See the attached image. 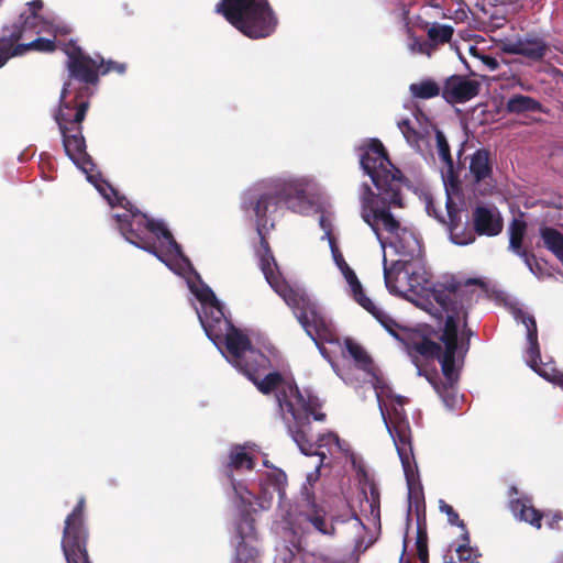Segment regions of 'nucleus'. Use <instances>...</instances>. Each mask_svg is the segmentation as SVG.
Instances as JSON below:
<instances>
[{"label": "nucleus", "instance_id": "nucleus-14", "mask_svg": "<svg viewBox=\"0 0 563 563\" xmlns=\"http://www.w3.org/2000/svg\"><path fill=\"white\" fill-rule=\"evenodd\" d=\"M482 80L470 75L453 74L443 82V99L449 104L465 103L481 92Z\"/></svg>", "mask_w": 563, "mask_h": 563}, {"label": "nucleus", "instance_id": "nucleus-4", "mask_svg": "<svg viewBox=\"0 0 563 563\" xmlns=\"http://www.w3.org/2000/svg\"><path fill=\"white\" fill-rule=\"evenodd\" d=\"M216 10L239 32L252 40L271 36L278 24L268 0H221Z\"/></svg>", "mask_w": 563, "mask_h": 563}, {"label": "nucleus", "instance_id": "nucleus-20", "mask_svg": "<svg viewBox=\"0 0 563 563\" xmlns=\"http://www.w3.org/2000/svg\"><path fill=\"white\" fill-rule=\"evenodd\" d=\"M475 234L496 236L503 232L504 219L496 207L477 206L472 212Z\"/></svg>", "mask_w": 563, "mask_h": 563}, {"label": "nucleus", "instance_id": "nucleus-35", "mask_svg": "<svg viewBox=\"0 0 563 563\" xmlns=\"http://www.w3.org/2000/svg\"><path fill=\"white\" fill-rule=\"evenodd\" d=\"M453 32L454 30L451 25L433 23L428 29V37L435 45L445 44L452 40Z\"/></svg>", "mask_w": 563, "mask_h": 563}, {"label": "nucleus", "instance_id": "nucleus-47", "mask_svg": "<svg viewBox=\"0 0 563 563\" xmlns=\"http://www.w3.org/2000/svg\"><path fill=\"white\" fill-rule=\"evenodd\" d=\"M395 405L400 407V409L397 408L398 412H401V416L405 418V411L402 409L404 405L408 402V399L404 396L397 395L394 397ZM396 407L394 408V410Z\"/></svg>", "mask_w": 563, "mask_h": 563}, {"label": "nucleus", "instance_id": "nucleus-19", "mask_svg": "<svg viewBox=\"0 0 563 563\" xmlns=\"http://www.w3.org/2000/svg\"><path fill=\"white\" fill-rule=\"evenodd\" d=\"M199 320L207 336L216 344L223 340L225 331L230 330L233 323L225 318L221 303L213 307H203V316Z\"/></svg>", "mask_w": 563, "mask_h": 563}, {"label": "nucleus", "instance_id": "nucleus-48", "mask_svg": "<svg viewBox=\"0 0 563 563\" xmlns=\"http://www.w3.org/2000/svg\"><path fill=\"white\" fill-rule=\"evenodd\" d=\"M540 375L543 377H547L549 380H552V382L563 386V373L558 372V373L553 374L551 377L548 376V374L544 372L540 373Z\"/></svg>", "mask_w": 563, "mask_h": 563}, {"label": "nucleus", "instance_id": "nucleus-8", "mask_svg": "<svg viewBox=\"0 0 563 563\" xmlns=\"http://www.w3.org/2000/svg\"><path fill=\"white\" fill-rule=\"evenodd\" d=\"M89 528L86 522V498L80 496L64 521L60 540L67 563H92L88 554Z\"/></svg>", "mask_w": 563, "mask_h": 563}, {"label": "nucleus", "instance_id": "nucleus-44", "mask_svg": "<svg viewBox=\"0 0 563 563\" xmlns=\"http://www.w3.org/2000/svg\"><path fill=\"white\" fill-rule=\"evenodd\" d=\"M413 482L415 475L411 477L410 482L407 479L409 487V500H413L416 507L418 508L419 504L423 501V493L421 486L416 487Z\"/></svg>", "mask_w": 563, "mask_h": 563}, {"label": "nucleus", "instance_id": "nucleus-23", "mask_svg": "<svg viewBox=\"0 0 563 563\" xmlns=\"http://www.w3.org/2000/svg\"><path fill=\"white\" fill-rule=\"evenodd\" d=\"M98 78L99 73H69V77L62 89V98L66 99L74 93L80 99H85L84 97L89 90L88 85H95Z\"/></svg>", "mask_w": 563, "mask_h": 563}, {"label": "nucleus", "instance_id": "nucleus-53", "mask_svg": "<svg viewBox=\"0 0 563 563\" xmlns=\"http://www.w3.org/2000/svg\"><path fill=\"white\" fill-rule=\"evenodd\" d=\"M443 563H457V562L454 560L452 554H445L443 558Z\"/></svg>", "mask_w": 563, "mask_h": 563}, {"label": "nucleus", "instance_id": "nucleus-27", "mask_svg": "<svg viewBox=\"0 0 563 563\" xmlns=\"http://www.w3.org/2000/svg\"><path fill=\"white\" fill-rule=\"evenodd\" d=\"M255 467V459L245 452L241 445H235L231 449L229 461L225 465V474L233 482V471L247 470L252 471Z\"/></svg>", "mask_w": 563, "mask_h": 563}, {"label": "nucleus", "instance_id": "nucleus-37", "mask_svg": "<svg viewBox=\"0 0 563 563\" xmlns=\"http://www.w3.org/2000/svg\"><path fill=\"white\" fill-rule=\"evenodd\" d=\"M435 141H437L439 157L445 164V166L448 167V170L450 173H453L454 163H453V158L451 155L450 145L446 140V136L444 135V133L442 131H440V130L435 131Z\"/></svg>", "mask_w": 563, "mask_h": 563}, {"label": "nucleus", "instance_id": "nucleus-1", "mask_svg": "<svg viewBox=\"0 0 563 563\" xmlns=\"http://www.w3.org/2000/svg\"><path fill=\"white\" fill-rule=\"evenodd\" d=\"M305 200L306 190L297 181L267 179L255 184L243 192L241 208L245 211L252 210L256 218V230L260 236L256 256L266 282L291 307L299 323L317 344L321 354L325 356L327 350L320 344V341H334L335 333L317 305L307 295L289 287L283 278L265 234L269 229H274V217L283 205L296 211Z\"/></svg>", "mask_w": 563, "mask_h": 563}, {"label": "nucleus", "instance_id": "nucleus-21", "mask_svg": "<svg viewBox=\"0 0 563 563\" xmlns=\"http://www.w3.org/2000/svg\"><path fill=\"white\" fill-rule=\"evenodd\" d=\"M221 343H224L233 364H236L253 349L250 338L234 325L225 331Z\"/></svg>", "mask_w": 563, "mask_h": 563}, {"label": "nucleus", "instance_id": "nucleus-34", "mask_svg": "<svg viewBox=\"0 0 563 563\" xmlns=\"http://www.w3.org/2000/svg\"><path fill=\"white\" fill-rule=\"evenodd\" d=\"M462 543L455 549L460 563H478L476 550L470 547V533L467 530L461 534Z\"/></svg>", "mask_w": 563, "mask_h": 563}, {"label": "nucleus", "instance_id": "nucleus-25", "mask_svg": "<svg viewBox=\"0 0 563 563\" xmlns=\"http://www.w3.org/2000/svg\"><path fill=\"white\" fill-rule=\"evenodd\" d=\"M142 221L145 223V230L155 235L156 239L163 240L166 245L168 253L175 255H181V246L176 242L172 232L161 220H154L148 217H142Z\"/></svg>", "mask_w": 563, "mask_h": 563}, {"label": "nucleus", "instance_id": "nucleus-3", "mask_svg": "<svg viewBox=\"0 0 563 563\" xmlns=\"http://www.w3.org/2000/svg\"><path fill=\"white\" fill-rule=\"evenodd\" d=\"M263 395L275 394L283 421L286 423L291 439L305 455L319 454L317 448L325 435L314 437L311 432V421L323 422L327 415L321 411L322 401L313 395L306 396L299 389L294 378H288L279 372L265 374L271 366V360L260 350L252 349L234 364Z\"/></svg>", "mask_w": 563, "mask_h": 563}, {"label": "nucleus", "instance_id": "nucleus-13", "mask_svg": "<svg viewBox=\"0 0 563 563\" xmlns=\"http://www.w3.org/2000/svg\"><path fill=\"white\" fill-rule=\"evenodd\" d=\"M29 31L24 29L12 30L8 36L0 38V68L13 56L23 55L25 52L35 49L38 52H53L56 47L55 41L37 37L29 43L18 44L24 38Z\"/></svg>", "mask_w": 563, "mask_h": 563}, {"label": "nucleus", "instance_id": "nucleus-7", "mask_svg": "<svg viewBox=\"0 0 563 563\" xmlns=\"http://www.w3.org/2000/svg\"><path fill=\"white\" fill-rule=\"evenodd\" d=\"M441 342L443 343L444 347L442 349V346L439 344V351L437 352V354L424 360L439 361L444 379L442 380L439 377H434L429 378V382L431 383L437 394L442 399L443 404L448 408L454 409L457 404L456 384L460 379V372L463 364H460L456 357V333L451 321H449L443 332Z\"/></svg>", "mask_w": 563, "mask_h": 563}, {"label": "nucleus", "instance_id": "nucleus-15", "mask_svg": "<svg viewBox=\"0 0 563 563\" xmlns=\"http://www.w3.org/2000/svg\"><path fill=\"white\" fill-rule=\"evenodd\" d=\"M330 246L332 250L333 260L350 286L351 296L363 309H365L369 313H374L375 303L372 301L371 298L366 296L355 272L345 262L342 253L336 246L335 239H331Z\"/></svg>", "mask_w": 563, "mask_h": 563}, {"label": "nucleus", "instance_id": "nucleus-50", "mask_svg": "<svg viewBox=\"0 0 563 563\" xmlns=\"http://www.w3.org/2000/svg\"><path fill=\"white\" fill-rule=\"evenodd\" d=\"M320 225L325 231L327 235L330 236V240L334 239V236H331V225H330V223L327 222L324 217H321Z\"/></svg>", "mask_w": 563, "mask_h": 563}, {"label": "nucleus", "instance_id": "nucleus-56", "mask_svg": "<svg viewBox=\"0 0 563 563\" xmlns=\"http://www.w3.org/2000/svg\"><path fill=\"white\" fill-rule=\"evenodd\" d=\"M290 563H297V559L294 558V560Z\"/></svg>", "mask_w": 563, "mask_h": 563}, {"label": "nucleus", "instance_id": "nucleus-5", "mask_svg": "<svg viewBox=\"0 0 563 563\" xmlns=\"http://www.w3.org/2000/svg\"><path fill=\"white\" fill-rule=\"evenodd\" d=\"M89 101L75 96L69 99L60 97L59 110L55 114L58 124L63 146L66 155L85 174H89L95 167L91 156L86 151V141L82 135L81 123L86 118Z\"/></svg>", "mask_w": 563, "mask_h": 563}, {"label": "nucleus", "instance_id": "nucleus-41", "mask_svg": "<svg viewBox=\"0 0 563 563\" xmlns=\"http://www.w3.org/2000/svg\"><path fill=\"white\" fill-rule=\"evenodd\" d=\"M398 128L408 143L416 145L419 144L421 140V134L412 126L409 119H404L399 121Z\"/></svg>", "mask_w": 563, "mask_h": 563}, {"label": "nucleus", "instance_id": "nucleus-40", "mask_svg": "<svg viewBox=\"0 0 563 563\" xmlns=\"http://www.w3.org/2000/svg\"><path fill=\"white\" fill-rule=\"evenodd\" d=\"M95 169H96V166L93 167V169L91 172H89V174H86L88 180L96 185V187L99 190V192L108 200V202L111 206H119L117 203L115 196L110 191L108 186H110L111 188H113V187L108 181H106V180H102L101 184H97L96 176L92 174L95 172Z\"/></svg>", "mask_w": 563, "mask_h": 563}, {"label": "nucleus", "instance_id": "nucleus-6", "mask_svg": "<svg viewBox=\"0 0 563 563\" xmlns=\"http://www.w3.org/2000/svg\"><path fill=\"white\" fill-rule=\"evenodd\" d=\"M399 264H401L399 271H404L408 276L409 290L426 298L431 306V299L442 308L451 299L465 297L468 294V280L461 283L452 278L445 283H432L431 275L423 266L422 257L420 262L418 260H400L396 265Z\"/></svg>", "mask_w": 563, "mask_h": 563}, {"label": "nucleus", "instance_id": "nucleus-26", "mask_svg": "<svg viewBox=\"0 0 563 563\" xmlns=\"http://www.w3.org/2000/svg\"><path fill=\"white\" fill-rule=\"evenodd\" d=\"M508 113L523 114L528 112H542L549 113V110L544 106L532 97L525 95H514L510 97L505 107Z\"/></svg>", "mask_w": 563, "mask_h": 563}, {"label": "nucleus", "instance_id": "nucleus-42", "mask_svg": "<svg viewBox=\"0 0 563 563\" xmlns=\"http://www.w3.org/2000/svg\"><path fill=\"white\" fill-rule=\"evenodd\" d=\"M446 211H448V229L451 231V228H454L456 224H462V210L457 208L455 202L452 200L450 196L446 198Z\"/></svg>", "mask_w": 563, "mask_h": 563}, {"label": "nucleus", "instance_id": "nucleus-30", "mask_svg": "<svg viewBox=\"0 0 563 563\" xmlns=\"http://www.w3.org/2000/svg\"><path fill=\"white\" fill-rule=\"evenodd\" d=\"M510 509L516 517L523 520L536 528H541L542 512L532 506L527 505L522 499H514L510 501Z\"/></svg>", "mask_w": 563, "mask_h": 563}, {"label": "nucleus", "instance_id": "nucleus-46", "mask_svg": "<svg viewBox=\"0 0 563 563\" xmlns=\"http://www.w3.org/2000/svg\"><path fill=\"white\" fill-rule=\"evenodd\" d=\"M371 497L367 499L369 503L371 514L379 518V492L375 485H371Z\"/></svg>", "mask_w": 563, "mask_h": 563}, {"label": "nucleus", "instance_id": "nucleus-2", "mask_svg": "<svg viewBox=\"0 0 563 563\" xmlns=\"http://www.w3.org/2000/svg\"><path fill=\"white\" fill-rule=\"evenodd\" d=\"M360 164L367 174L377 192L375 194L367 184H363L361 197V214L371 227L379 242L384 245L380 231H386L395 236L394 247L402 256L401 260H418L422 256V245L416 234L400 225V222L391 214V208H401V187L404 175L389 159L383 143L372 139L360 157Z\"/></svg>", "mask_w": 563, "mask_h": 563}, {"label": "nucleus", "instance_id": "nucleus-52", "mask_svg": "<svg viewBox=\"0 0 563 563\" xmlns=\"http://www.w3.org/2000/svg\"><path fill=\"white\" fill-rule=\"evenodd\" d=\"M485 64L490 68H496L498 66V63L494 57H486Z\"/></svg>", "mask_w": 563, "mask_h": 563}, {"label": "nucleus", "instance_id": "nucleus-29", "mask_svg": "<svg viewBox=\"0 0 563 563\" xmlns=\"http://www.w3.org/2000/svg\"><path fill=\"white\" fill-rule=\"evenodd\" d=\"M540 238L543 246L563 264V233L552 227L540 228Z\"/></svg>", "mask_w": 563, "mask_h": 563}, {"label": "nucleus", "instance_id": "nucleus-12", "mask_svg": "<svg viewBox=\"0 0 563 563\" xmlns=\"http://www.w3.org/2000/svg\"><path fill=\"white\" fill-rule=\"evenodd\" d=\"M377 398H378L382 418L384 420V423H385L388 432L390 433V435L394 439V443L396 445L397 453L401 461V465L404 468L406 479H408L410 482L411 477L413 476V466H412L413 452H412L408 424L405 421L404 417L401 416V412H398V410L395 409V421H393V427H390L388 419H387L385 407L383 406V404L380 401V396L378 394H377Z\"/></svg>", "mask_w": 563, "mask_h": 563}, {"label": "nucleus", "instance_id": "nucleus-32", "mask_svg": "<svg viewBox=\"0 0 563 563\" xmlns=\"http://www.w3.org/2000/svg\"><path fill=\"white\" fill-rule=\"evenodd\" d=\"M43 8L42 0H33L29 2V13H22L20 15V23L13 26V30L24 29V31H33L40 20L37 11Z\"/></svg>", "mask_w": 563, "mask_h": 563}, {"label": "nucleus", "instance_id": "nucleus-38", "mask_svg": "<svg viewBox=\"0 0 563 563\" xmlns=\"http://www.w3.org/2000/svg\"><path fill=\"white\" fill-rule=\"evenodd\" d=\"M307 520L322 534H335V527L333 525L328 526L323 511L314 510L313 514L307 515Z\"/></svg>", "mask_w": 563, "mask_h": 563}, {"label": "nucleus", "instance_id": "nucleus-11", "mask_svg": "<svg viewBox=\"0 0 563 563\" xmlns=\"http://www.w3.org/2000/svg\"><path fill=\"white\" fill-rule=\"evenodd\" d=\"M374 316L384 328L398 341H400L407 349L411 356H421L428 358L433 356L439 351V343L421 334L418 331L408 330L399 327L393 319L385 314L380 309L375 306Z\"/></svg>", "mask_w": 563, "mask_h": 563}, {"label": "nucleus", "instance_id": "nucleus-55", "mask_svg": "<svg viewBox=\"0 0 563 563\" xmlns=\"http://www.w3.org/2000/svg\"><path fill=\"white\" fill-rule=\"evenodd\" d=\"M561 519H562V515L561 514H556L553 517V522H559Z\"/></svg>", "mask_w": 563, "mask_h": 563}, {"label": "nucleus", "instance_id": "nucleus-36", "mask_svg": "<svg viewBox=\"0 0 563 563\" xmlns=\"http://www.w3.org/2000/svg\"><path fill=\"white\" fill-rule=\"evenodd\" d=\"M345 347L350 354V356L355 361V363L365 368L372 363L371 356L363 349L362 345L353 341L352 339H345Z\"/></svg>", "mask_w": 563, "mask_h": 563}, {"label": "nucleus", "instance_id": "nucleus-10", "mask_svg": "<svg viewBox=\"0 0 563 563\" xmlns=\"http://www.w3.org/2000/svg\"><path fill=\"white\" fill-rule=\"evenodd\" d=\"M108 187L110 191L115 196L119 207L128 211V213L115 214V220L122 235L131 244L147 251L148 253L163 261L155 243L144 233L145 223L141 218L148 216L141 212L136 207L132 205L131 201H129L124 196L120 195L117 189L111 188L110 186Z\"/></svg>", "mask_w": 563, "mask_h": 563}, {"label": "nucleus", "instance_id": "nucleus-24", "mask_svg": "<svg viewBox=\"0 0 563 563\" xmlns=\"http://www.w3.org/2000/svg\"><path fill=\"white\" fill-rule=\"evenodd\" d=\"M509 250L515 252L520 257L525 258L526 263L530 266V258H534L527 250L522 247V242L527 232L526 221L515 218L509 224Z\"/></svg>", "mask_w": 563, "mask_h": 563}, {"label": "nucleus", "instance_id": "nucleus-18", "mask_svg": "<svg viewBox=\"0 0 563 563\" xmlns=\"http://www.w3.org/2000/svg\"><path fill=\"white\" fill-rule=\"evenodd\" d=\"M69 70H124L125 64H119L113 60H104L100 55L91 57L87 55L79 46H74L68 51Z\"/></svg>", "mask_w": 563, "mask_h": 563}, {"label": "nucleus", "instance_id": "nucleus-31", "mask_svg": "<svg viewBox=\"0 0 563 563\" xmlns=\"http://www.w3.org/2000/svg\"><path fill=\"white\" fill-rule=\"evenodd\" d=\"M412 97L418 99H431L438 96L443 98V85L438 84L432 78H424L409 86Z\"/></svg>", "mask_w": 563, "mask_h": 563}, {"label": "nucleus", "instance_id": "nucleus-33", "mask_svg": "<svg viewBox=\"0 0 563 563\" xmlns=\"http://www.w3.org/2000/svg\"><path fill=\"white\" fill-rule=\"evenodd\" d=\"M449 232L452 242L457 245H468L476 240L474 227L470 228L467 222L456 224L454 228H451Z\"/></svg>", "mask_w": 563, "mask_h": 563}, {"label": "nucleus", "instance_id": "nucleus-39", "mask_svg": "<svg viewBox=\"0 0 563 563\" xmlns=\"http://www.w3.org/2000/svg\"><path fill=\"white\" fill-rule=\"evenodd\" d=\"M417 555L421 563H429L428 533L424 525L418 523L416 538Z\"/></svg>", "mask_w": 563, "mask_h": 563}, {"label": "nucleus", "instance_id": "nucleus-28", "mask_svg": "<svg viewBox=\"0 0 563 563\" xmlns=\"http://www.w3.org/2000/svg\"><path fill=\"white\" fill-rule=\"evenodd\" d=\"M523 323L527 328V339L529 341L528 355H529V365L532 369L538 372V364L541 361L540 346L538 343V329L534 317L526 316L523 318Z\"/></svg>", "mask_w": 563, "mask_h": 563}, {"label": "nucleus", "instance_id": "nucleus-22", "mask_svg": "<svg viewBox=\"0 0 563 563\" xmlns=\"http://www.w3.org/2000/svg\"><path fill=\"white\" fill-rule=\"evenodd\" d=\"M470 173L476 184L493 179V161L488 150L479 148L472 154L470 159Z\"/></svg>", "mask_w": 563, "mask_h": 563}, {"label": "nucleus", "instance_id": "nucleus-17", "mask_svg": "<svg viewBox=\"0 0 563 563\" xmlns=\"http://www.w3.org/2000/svg\"><path fill=\"white\" fill-rule=\"evenodd\" d=\"M548 49L549 46L545 41L532 32L516 41H507L501 46L504 53L522 55L531 60L542 59Z\"/></svg>", "mask_w": 563, "mask_h": 563}, {"label": "nucleus", "instance_id": "nucleus-54", "mask_svg": "<svg viewBox=\"0 0 563 563\" xmlns=\"http://www.w3.org/2000/svg\"><path fill=\"white\" fill-rule=\"evenodd\" d=\"M329 437L333 439V442H334V443L339 444L340 439H339L338 434H335V433H329Z\"/></svg>", "mask_w": 563, "mask_h": 563}, {"label": "nucleus", "instance_id": "nucleus-49", "mask_svg": "<svg viewBox=\"0 0 563 563\" xmlns=\"http://www.w3.org/2000/svg\"><path fill=\"white\" fill-rule=\"evenodd\" d=\"M384 278H385V284H386V287L388 288V290L390 292H394V286L391 284V279H390V272H389V269H387L386 266L384 268Z\"/></svg>", "mask_w": 563, "mask_h": 563}, {"label": "nucleus", "instance_id": "nucleus-9", "mask_svg": "<svg viewBox=\"0 0 563 563\" xmlns=\"http://www.w3.org/2000/svg\"><path fill=\"white\" fill-rule=\"evenodd\" d=\"M473 285H483V283L479 279H468L467 296L453 298L448 302V305H445V307L441 308L446 313V318L443 324L439 328L438 343L442 349L444 347L441 342V338L449 321H451L456 333V357L460 364L464 363V356L470 350L471 338L474 335V331L468 327V309L471 308L476 295L475 290L472 288Z\"/></svg>", "mask_w": 563, "mask_h": 563}, {"label": "nucleus", "instance_id": "nucleus-43", "mask_svg": "<svg viewBox=\"0 0 563 563\" xmlns=\"http://www.w3.org/2000/svg\"><path fill=\"white\" fill-rule=\"evenodd\" d=\"M440 509L448 516V521L451 525L460 527L462 529V532H465V530H467L464 521L460 519L459 514L454 510V508L451 505L441 500Z\"/></svg>", "mask_w": 563, "mask_h": 563}, {"label": "nucleus", "instance_id": "nucleus-16", "mask_svg": "<svg viewBox=\"0 0 563 563\" xmlns=\"http://www.w3.org/2000/svg\"><path fill=\"white\" fill-rule=\"evenodd\" d=\"M239 542L235 548L233 563H256L257 550L249 544V540L256 539L255 520L250 515H243L236 523Z\"/></svg>", "mask_w": 563, "mask_h": 563}, {"label": "nucleus", "instance_id": "nucleus-51", "mask_svg": "<svg viewBox=\"0 0 563 563\" xmlns=\"http://www.w3.org/2000/svg\"><path fill=\"white\" fill-rule=\"evenodd\" d=\"M276 486L280 488V485L285 482L286 475L283 472H278L274 474Z\"/></svg>", "mask_w": 563, "mask_h": 563}, {"label": "nucleus", "instance_id": "nucleus-45", "mask_svg": "<svg viewBox=\"0 0 563 563\" xmlns=\"http://www.w3.org/2000/svg\"><path fill=\"white\" fill-rule=\"evenodd\" d=\"M197 298L203 307H213L220 303L216 294L210 288H207L206 290L198 294Z\"/></svg>", "mask_w": 563, "mask_h": 563}]
</instances>
